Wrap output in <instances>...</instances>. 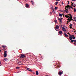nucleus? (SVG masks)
Wrapping results in <instances>:
<instances>
[{"label":"nucleus","instance_id":"29","mask_svg":"<svg viewBox=\"0 0 76 76\" xmlns=\"http://www.w3.org/2000/svg\"><path fill=\"white\" fill-rule=\"evenodd\" d=\"M16 68L17 69H19V67H16Z\"/></svg>","mask_w":76,"mask_h":76},{"label":"nucleus","instance_id":"20","mask_svg":"<svg viewBox=\"0 0 76 76\" xmlns=\"http://www.w3.org/2000/svg\"><path fill=\"white\" fill-rule=\"evenodd\" d=\"M54 22H55V23H57V20H54Z\"/></svg>","mask_w":76,"mask_h":76},{"label":"nucleus","instance_id":"21","mask_svg":"<svg viewBox=\"0 0 76 76\" xmlns=\"http://www.w3.org/2000/svg\"><path fill=\"white\" fill-rule=\"evenodd\" d=\"M19 65H22V64L21 63V62H19Z\"/></svg>","mask_w":76,"mask_h":76},{"label":"nucleus","instance_id":"3","mask_svg":"<svg viewBox=\"0 0 76 76\" xmlns=\"http://www.w3.org/2000/svg\"><path fill=\"white\" fill-rule=\"evenodd\" d=\"M4 57H7V51H4Z\"/></svg>","mask_w":76,"mask_h":76},{"label":"nucleus","instance_id":"35","mask_svg":"<svg viewBox=\"0 0 76 76\" xmlns=\"http://www.w3.org/2000/svg\"><path fill=\"white\" fill-rule=\"evenodd\" d=\"M69 4V2L68 1V3H67V4Z\"/></svg>","mask_w":76,"mask_h":76},{"label":"nucleus","instance_id":"14","mask_svg":"<svg viewBox=\"0 0 76 76\" xmlns=\"http://www.w3.org/2000/svg\"><path fill=\"white\" fill-rule=\"evenodd\" d=\"M72 6H74V7H75V4H73V3H72Z\"/></svg>","mask_w":76,"mask_h":76},{"label":"nucleus","instance_id":"16","mask_svg":"<svg viewBox=\"0 0 76 76\" xmlns=\"http://www.w3.org/2000/svg\"><path fill=\"white\" fill-rule=\"evenodd\" d=\"M36 75H38V71H36Z\"/></svg>","mask_w":76,"mask_h":76},{"label":"nucleus","instance_id":"45","mask_svg":"<svg viewBox=\"0 0 76 76\" xmlns=\"http://www.w3.org/2000/svg\"><path fill=\"white\" fill-rule=\"evenodd\" d=\"M55 29V30H56V29Z\"/></svg>","mask_w":76,"mask_h":76},{"label":"nucleus","instance_id":"36","mask_svg":"<svg viewBox=\"0 0 76 76\" xmlns=\"http://www.w3.org/2000/svg\"><path fill=\"white\" fill-rule=\"evenodd\" d=\"M62 4H64V3H63V2H62Z\"/></svg>","mask_w":76,"mask_h":76},{"label":"nucleus","instance_id":"42","mask_svg":"<svg viewBox=\"0 0 76 76\" xmlns=\"http://www.w3.org/2000/svg\"><path fill=\"white\" fill-rule=\"evenodd\" d=\"M1 50H0V52H1Z\"/></svg>","mask_w":76,"mask_h":76},{"label":"nucleus","instance_id":"10","mask_svg":"<svg viewBox=\"0 0 76 76\" xmlns=\"http://www.w3.org/2000/svg\"><path fill=\"white\" fill-rule=\"evenodd\" d=\"M64 35H65V37H69V35L67 34L66 33H64Z\"/></svg>","mask_w":76,"mask_h":76},{"label":"nucleus","instance_id":"9","mask_svg":"<svg viewBox=\"0 0 76 76\" xmlns=\"http://www.w3.org/2000/svg\"><path fill=\"white\" fill-rule=\"evenodd\" d=\"M58 74L60 76V75H61V74H62V72H59Z\"/></svg>","mask_w":76,"mask_h":76},{"label":"nucleus","instance_id":"31","mask_svg":"<svg viewBox=\"0 0 76 76\" xmlns=\"http://www.w3.org/2000/svg\"><path fill=\"white\" fill-rule=\"evenodd\" d=\"M74 42H76V40H74Z\"/></svg>","mask_w":76,"mask_h":76},{"label":"nucleus","instance_id":"27","mask_svg":"<svg viewBox=\"0 0 76 76\" xmlns=\"http://www.w3.org/2000/svg\"><path fill=\"white\" fill-rule=\"evenodd\" d=\"M71 42H74V40H72Z\"/></svg>","mask_w":76,"mask_h":76},{"label":"nucleus","instance_id":"1","mask_svg":"<svg viewBox=\"0 0 76 76\" xmlns=\"http://www.w3.org/2000/svg\"><path fill=\"white\" fill-rule=\"evenodd\" d=\"M65 16L66 18H68L69 22H70L71 20H73V19H72V16L71 14H69L68 15H66Z\"/></svg>","mask_w":76,"mask_h":76},{"label":"nucleus","instance_id":"22","mask_svg":"<svg viewBox=\"0 0 76 76\" xmlns=\"http://www.w3.org/2000/svg\"><path fill=\"white\" fill-rule=\"evenodd\" d=\"M59 33L60 34H62V31H60L59 32Z\"/></svg>","mask_w":76,"mask_h":76},{"label":"nucleus","instance_id":"26","mask_svg":"<svg viewBox=\"0 0 76 76\" xmlns=\"http://www.w3.org/2000/svg\"><path fill=\"white\" fill-rule=\"evenodd\" d=\"M76 11V9L75 8L74 11V12H75Z\"/></svg>","mask_w":76,"mask_h":76},{"label":"nucleus","instance_id":"7","mask_svg":"<svg viewBox=\"0 0 76 76\" xmlns=\"http://www.w3.org/2000/svg\"><path fill=\"white\" fill-rule=\"evenodd\" d=\"M62 30L64 31V32H66V30L64 27H62Z\"/></svg>","mask_w":76,"mask_h":76},{"label":"nucleus","instance_id":"11","mask_svg":"<svg viewBox=\"0 0 76 76\" xmlns=\"http://www.w3.org/2000/svg\"><path fill=\"white\" fill-rule=\"evenodd\" d=\"M58 20L59 22H61V23L62 22V21H61L62 20L61 19H60V18H59L58 19Z\"/></svg>","mask_w":76,"mask_h":76},{"label":"nucleus","instance_id":"40","mask_svg":"<svg viewBox=\"0 0 76 76\" xmlns=\"http://www.w3.org/2000/svg\"><path fill=\"white\" fill-rule=\"evenodd\" d=\"M74 44H75V45H76V43H74Z\"/></svg>","mask_w":76,"mask_h":76},{"label":"nucleus","instance_id":"46","mask_svg":"<svg viewBox=\"0 0 76 76\" xmlns=\"http://www.w3.org/2000/svg\"><path fill=\"white\" fill-rule=\"evenodd\" d=\"M75 34H76V33Z\"/></svg>","mask_w":76,"mask_h":76},{"label":"nucleus","instance_id":"38","mask_svg":"<svg viewBox=\"0 0 76 76\" xmlns=\"http://www.w3.org/2000/svg\"><path fill=\"white\" fill-rule=\"evenodd\" d=\"M62 26H63L62 25L61 26V28L62 27Z\"/></svg>","mask_w":76,"mask_h":76},{"label":"nucleus","instance_id":"4","mask_svg":"<svg viewBox=\"0 0 76 76\" xmlns=\"http://www.w3.org/2000/svg\"><path fill=\"white\" fill-rule=\"evenodd\" d=\"M69 37H69V39H70V40H72V38L73 37H74V35H71L70 36H69Z\"/></svg>","mask_w":76,"mask_h":76},{"label":"nucleus","instance_id":"8","mask_svg":"<svg viewBox=\"0 0 76 76\" xmlns=\"http://www.w3.org/2000/svg\"><path fill=\"white\" fill-rule=\"evenodd\" d=\"M56 28L57 29H59V26L58 25L56 26Z\"/></svg>","mask_w":76,"mask_h":76},{"label":"nucleus","instance_id":"18","mask_svg":"<svg viewBox=\"0 0 76 76\" xmlns=\"http://www.w3.org/2000/svg\"><path fill=\"white\" fill-rule=\"evenodd\" d=\"M4 60H5V61H7V60H8V59L7 58H4Z\"/></svg>","mask_w":76,"mask_h":76},{"label":"nucleus","instance_id":"41","mask_svg":"<svg viewBox=\"0 0 76 76\" xmlns=\"http://www.w3.org/2000/svg\"><path fill=\"white\" fill-rule=\"evenodd\" d=\"M65 9H66V10H67V8H66Z\"/></svg>","mask_w":76,"mask_h":76},{"label":"nucleus","instance_id":"15","mask_svg":"<svg viewBox=\"0 0 76 76\" xmlns=\"http://www.w3.org/2000/svg\"><path fill=\"white\" fill-rule=\"evenodd\" d=\"M59 16H60V17H62V16H63V15H62V14L60 13L59 14Z\"/></svg>","mask_w":76,"mask_h":76},{"label":"nucleus","instance_id":"44","mask_svg":"<svg viewBox=\"0 0 76 76\" xmlns=\"http://www.w3.org/2000/svg\"><path fill=\"white\" fill-rule=\"evenodd\" d=\"M18 0V1L19 0Z\"/></svg>","mask_w":76,"mask_h":76},{"label":"nucleus","instance_id":"24","mask_svg":"<svg viewBox=\"0 0 76 76\" xmlns=\"http://www.w3.org/2000/svg\"><path fill=\"white\" fill-rule=\"evenodd\" d=\"M58 2H56V5H57V4H58Z\"/></svg>","mask_w":76,"mask_h":76},{"label":"nucleus","instance_id":"37","mask_svg":"<svg viewBox=\"0 0 76 76\" xmlns=\"http://www.w3.org/2000/svg\"><path fill=\"white\" fill-rule=\"evenodd\" d=\"M61 0H56V1H60Z\"/></svg>","mask_w":76,"mask_h":76},{"label":"nucleus","instance_id":"12","mask_svg":"<svg viewBox=\"0 0 76 76\" xmlns=\"http://www.w3.org/2000/svg\"><path fill=\"white\" fill-rule=\"evenodd\" d=\"M26 7H29V5L28 4H26Z\"/></svg>","mask_w":76,"mask_h":76},{"label":"nucleus","instance_id":"39","mask_svg":"<svg viewBox=\"0 0 76 76\" xmlns=\"http://www.w3.org/2000/svg\"><path fill=\"white\" fill-rule=\"evenodd\" d=\"M68 34H69V35H70V33H68Z\"/></svg>","mask_w":76,"mask_h":76},{"label":"nucleus","instance_id":"30","mask_svg":"<svg viewBox=\"0 0 76 76\" xmlns=\"http://www.w3.org/2000/svg\"><path fill=\"white\" fill-rule=\"evenodd\" d=\"M52 12H53V13H54L55 12L54 10H53Z\"/></svg>","mask_w":76,"mask_h":76},{"label":"nucleus","instance_id":"28","mask_svg":"<svg viewBox=\"0 0 76 76\" xmlns=\"http://www.w3.org/2000/svg\"><path fill=\"white\" fill-rule=\"evenodd\" d=\"M58 9V7H55V10H57V9Z\"/></svg>","mask_w":76,"mask_h":76},{"label":"nucleus","instance_id":"17","mask_svg":"<svg viewBox=\"0 0 76 76\" xmlns=\"http://www.w3.org/2000/svg\"><path fill=\"white\" fill-rule=\"evenodd\" d=\"M31 1L32 3V4H33V5H34V2L32 1Z\"/></svg>","mask_w":76,"mask_h":76},{"label":"nucleus","instance_id":"25","mask_svg":"<svg viewBox=\"0 0 76 76\" xmlns=\"http://www.w3.org/2000/svg\"><path fill=\"white\" fill-rule=\"evenodd\" d=\"M72 39H76V37H72Z\"/></svg>","mask_w":76,"mask_h":76},{"label":"nucleus","instance_id":"19","mask_svg":"<svg viewBox=\"0 0 76 76\" xmlns=\"http://www.w3.org/2000/svg\"><path fill=\"white\" fill-rule=\"evenodd\" d=\"M2 47H3V48H5V47H6V46L4 45H3L2 46Z\"/></svg>","mask_w":76,"mask_h":76},{"label":"nucleus","instance_id":"13","mask_svg":"<svg viewBox=\"0 0 76 76\" xmlns=\"http://www.w3.org/2000/svg\"><path fill=\"white\" fill-rule=\"evenodd\" d=\"M72 24H70V25L69 26V27L70 28V29H72Z\"/></svg>","mask_w":76,"mask_h":76},{"label":"nucleus","instance_id":"6","mask_svg":"<svg viewBox=\"0 0 76 76\" xmlns=\"http://www.w3.org/2000/svg\"><path fill=\"white\" fill-rule=\"evenodd\" d=\"M25 55L23 54H21V56H20V58H23L24 57H25Z\"/></svg>","mask_w":76,"mask_h":76},{"label":"nucleus","instance_id":"33","mask_svg":"<svg viewBox=\"0 0 76 76\" xmlns=\"http://www.w3.org/2000/svg\"><path fill=\"white\" fill-rule=\"evenodd\" d=\"M72 1H75V0H72Z\"/></svg>","mask_w":76,"mask_h":76},{"label":"nucleus","instance_id":"32","mask_svg":"<svg viewBox=\"0 0 76 76\" xmlns=\"http://www.w3.org/2000/svg\"><path fill=\"white\" fill-rule=\"evenodd\" d=\"M1 66V62H0V66Z\"/></svg>","mask_w":76,"mask_h":76},{"label":"nucleus","instance_id":"5","mask_svg":"<svg viewBox=\"0 0 76 76\" xmlns=\"http://www.w3.org/2000/svg\"><path fill=\"white\" fill-rule=\"evenodd\" d=\"M26 70H28V71H30V72H32V71L29 68H27V67H26Z\"/></svg>","mask_w":76,"mask_h":76},{"label":"nucleus","instance_id":"34","mask_svg":"<svg viewBox=\"0 0 76 76\" xmlns=\"http://www.w3.org/2000/svg\"><path fill=\"white\" fill-rule=\"evenodd\" d=\"M61 20H62V19H63V18H61Z\"/></svg>","mask_w":76,"mask_h":76},{"label":"nucleus","instance_id":"2","mask_svg":"<svg viewBox=\"0 0 76 76\" xmlns=\"http://www.w3.org/2000/svg\"><path fill=\"white\" fill-rule=\"evenodd\" d=\"M66 7H67V9H70V10H72V9L73 8L72 6H70L69 5H68L66 6Z\"/></svg>","mask_w":76,"mask_h":76},{"label":"nucleus","instance_id":"23","mask_svg":"<svg viewBox=\"0 0 76 76\" xmlns=\"http://www.w3.org/2000/svg\"><path fill=\"white\" fill-rule=\"evenodd\" d=\"M65 11L67 13H69V11H66V10H65Z\"/></svg>","mask_w":76,"mask_h":76},{"label":"nucleus","instance_id":"43","mask_svg":"<svg viewBox=\"0 0 76 76\" xmlns=\"http://www.w3.org/2000/svg\"><path fill=\"white\" fill-rule=\"evenodd\" d=\"M51 6H52V7H53V6L51 5Z\"/></svg>","mask_w":76,"mask_h":76}]
</instances>
